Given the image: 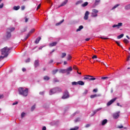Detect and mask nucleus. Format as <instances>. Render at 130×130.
I'll use <instances>...</instances> for the list:
<instances>
[{"label":"nucleus","instance_id":"obj_1","mask_svg":"<svg viewBox=\"0 0 130 130\" xmlns=\"http://www.w3.org/2000/svg\"><path fill=\"white\" fill-rule=\"evenodd\" d=\"M10 50H12V48H8V47H5L3 49H2L1 51L2 55H4L5 57H7L9 55V53H10Z\"/></svg>","mask_w":130,"mask_h":130},{"label":"nucleus","instance_id":"obj_2","mask_svg":"<svg viewBox=\"0 0 130 130\" xmlns=\"http://www.w3.org/2000/svg\"><path fill=\"white\" fill-rule=\"evenodd\" d=\"M18 91L20 95H22V96H24V97L28 96V88L20 87L18 89Z\"/></svg>","mask_w":130,"mask_h":130},{"label":"nucleus","instance_id":"obj_3","mask_svg":"<svg viewBox=\"0 0 130 130\" xmlns=\"http://www.w3.org/2000/svg\"><path fill=\"white\" fill-rule=\"evenodd\" d=\"M84 80H88V81H95L96 78L94 77L93 76L91 75H86L84 77Z\"/></svg>","mask_w":130,"mask_h":130},{"label":"nucleus","instance_id":"obj_4","mask_svg":"<svg viewBox=\"0 0 130 130\" xmlns=\"http://www.w3.org/2000/svg\"><path fill=\"white\" fill-rule=\"evenodd\" d=\"M70 97V95L69 94V91L68 90H66L64 92V94L62 96V99H67Z\"/></svg>","mask_w":130,"mask_h":130},{"label":"nucleus","instance_id":"obj_5","mask_svg":"<svg viewBox=\"0 0 130 130\" xmlns=\"http://www.w3.org/2000/svg\"><path fill=\"white\" fill-rule=\"evenodd\" d=\"M91 13V17H97V13L99 12L97 9H93Z\"/></svg>","mask_w":130,"mask_h":130},{"label":"nucleus","instance_id":"obj_6","mask_svg":"<svg viewBox=\"0 0 130 130\" xmlns=\"http://www.w3.org/2000/svg\"><path fill=\"white\" fill-rule=\"evenodd\" d=\"M119 113H120V112H117L114 113L113 115V118H114V119H117V118L119 117Z\"/></svg>","mask_w":130,"mask_h":130},{"label":"nucleus","instance_id":"obj_7","mask_svg":"<svg viewBox=\"0 0 130 130\" xmlns=\"http://www.w3.org/2000/svg\"><path fill=\"white\" fill-rule=\"evenodd\" d=\"M117 98H115L112 100H111L107 104V106H110L116 100Z\"/></svg>","mask_w":130,"mask_h":130},{"label":"nucleus","instance_id":"obj_8","mask_svg":"<svg viewBox=\"0 0 130 130\" xmlns=\"http://www.w3.org/2000/svg\"><path fill=\"white\" fill-rule=\"evenodd\" d=\"M89 15H90V12H89V11H86L84 17V19L88 20V19H89Z\"/></svg>","mask_w":130,"mask_h":130},{"label":"nucleus","instance_id":"obj_9","mask_svg":"<svg viewBox=\"0 0 130 130\" xmlns=\"http://www.w3.org/2000/svg\"><path fill=\"white\" fill-rule=\"evenodd\" d=\"M72 71H73V68L72 67H70L69 68H67L66 69L67 75H70Z\"/></svg>","mask_w":130,"mask_h":130},{"label":"nucleus","instance_id":"obj_10","mask_svg":"<svg viewBox=\"0 0 130 130\" xmlns=\"http://www.w3.org/2000/svg\"><path fill=\"white\" fill-rule=\"evenodd\" d=\"M122 26V23L120 22L118 23V24H114L112 26L113 28H116L117 27L118 29H119V27H121Z\"/></svg>","mask_w":130,"mask_h":130},{"label":"nucleus","instance_id":"obj_11","mask_svg":"<svg viewBox=\"0 0 130 130\" xmlns=\"http://www.w3.org/2000/svg\"><path fill=\"white\" fill-rule=\"evenodd\" d=\"M55 93H56V88L50 90V95H52L53 94H54Z\"/></svg>","mask_w":130,"mask_h":130},{"label":"nucleus","instance_id":"obj_12","mask_svg":"<svg viewBox=\"0 0 130 130\" xmlns=\"http://www.w3.org/2000/svg\"><path fill=\"white\" fill-rule=\"evenodd\" d=\"M68 0H66L65 1H64L63 3H62L60 5H59L58 6V8H60V7H63L64 6H66V5H67V4H68Z\"/></svg>","mask_w":130,"mask_h":130},{"label":"nucleus","instance_id":"obj_13","mask_svg":"<svg viewBox=\"0 0 130 130\" xmlns=\"http://www.w3.org/2000/svg\"><path fill=\"white\" fill-rule=\"evenodd\" d=\"M35 68H37V67H39V60H36L34 62Z\"/></svg>","mask_w":130,"mask_h":130},{"label":"nucleus","instance_id":"obj_14","mask_svg":"<svg viewBox=\"0 0 130 130\" xmlns=\"http://www.w3.org/2000/svg\"><path fill=\"white\" fill-rule=\"evenodd\" d=\"M56 44H57V42H54L50 43L49 46H50L51 47H52L53 46H56Z\"/></svg>","mask_w":130,"mask_h":130},{"label":"nucleus","instance_id":"obj_15","mask_svg":"<svg viewBox=\"0 0 130 130\" xmlns=\"http://www.w3.org/2000/svg\"><path fill=\"white\" fill-rule=\"evenodd\" d=\"M100 96H101V94H92L90 95V98L93 99V98H95L96 97H100Z\"/></svg>","mask_w":130,"mask_h":130},{"label":"nucleus","instance_id":"obj_16","mask_svg":"<svg viewBox=\"0 0 130 130\" xmlns=\"http://www.w3.org/2000/svg\"><path fill=\"white\" fill-rule=\"evenodd\" d=\"M11 32H9V31L7 30V35H6V38L7 39H9V38H11Z\"/></svg>","mask_w":130,"mask_h":130},{"label":"nucleus","instance_id":"obj_17","mask_svg":"<svg viewBox=\"0 0 130 130\" xmlns=\"http://www.w3.org/2000/svg\"><path fill=\"white\" fill-rule=\"evenodd\" d=\"M41 40V37H39L35 41L36 44H38L39 43V41Z\"/></svg>","mask_w":130,"mask_h":130},{"label":"nucleus","instance_id":"obj_18","mask_svg":"<svg viewBox=\"0 0 130 130\" xmlns=\"http://www.w3.org/2000/svg\"><path fill=\"white\" fill-rule=\"evenodd\" d=\"M77 85H80V86H84V85H85V83H84L82 81H79L77 82Z\"/></svg>","mask_w":130,"mask_h":130},{"label":"nucleus","instance_id":"obj_19","mask_svg":"<svg viewBox=\"0 0 130 130\" xmlns=\"http://www.w3.org/2000/svg\"><path fill=\"white\" fill-rule=\"evenodd\" d=\"M63 22H64V19H62L61 21H60L59 22H58L56 24V26H59V25H61V24H62V23H63Z\"/></svg>","mask_w":130,"mask_h":130},{"label":"nucleus","instance_id":"obj_20","mask_svg":"<svg viewBox=\"0 0 130 130\" xmlns=\"http://www.w3.org/2000/svg\"><path fill=\"white\" fill-rule=\"evenodd\" d=\"M84 28V26L83 25L79 26V28L76 30V32H79V31H81L82 29Z\"/></svg>","mask_w":130,"mask_h":130},{"label":"nucleus","instance_id":"obj_21","mask_svg":"<svg viewBox=\"0 0 130 130\" xmlns=\"http://www.w3.org/2000/svg\"><path fill=\"white\" fill-rule=\"evenodd\" d=\"M60 73L64 74V73H67L66 69H60L59 72Z\"/></svg>","mask_w":130,"mask_h":130},{"label":"nucleus","instance_id":"obj_22","mask_svg":"<svg viewBox=\"0 0 130 130\" xmlns=\"http://www.w3.org/2000/svg\"><path fill=\"white\" fill-rule=\"evenodd\" d=\"M13 10H14V11H18V10H20V6H17L13 7Z\"/></svg>","mask_w":130,"mask_h":130},{"label":"nucleus","instance_id":"obj_23","mask_svg":"<svg viewBox=\"0 0 130 130\" xmlns=\"http://www.w3.org/2000/svg\"><path fill=\"white\" fill-rule=\"evenodd\" d=\"M89 3L88 2H85L84 3L82 4L81 5V7H83V8H85V7H87Z\"/></svg>","mask_w":130,"mask_h":130},{"label":"nucleus","instance_id":"obj_24","mask_svg":"<svg viewBox=\"0 0 130 130\" xmlns=\"http://www.w3.org/2000/svg\"><path fill=\"white\" fill-rule=\"evenodd\" d=\"M106 123H107V119H105L103 120V121L102 122V125H105V124H106Z\"/></svg>","mask_w":130,"mask_h":130},{"label":"nucleus","instance_id":"obj_25","mask_svg":"<svg viewBox=\"0 0 130 130\" xmlns=\"http://www.w3.org/2000/svg\"><path fill=\"white\" fill-rule=\"evenodd\" d=\"M15 30V27H12V28H9L7 29V31H10V32H13V31Z\"/></svg>","mask_w":130,"mask_h":130},{"label":"nucleus","instance_id":"obj_26","mask_svg":"<svg viewBox=\"0 0 130 130\" xmlns=\"http://www.w3.org/2000/svg\"><path fill=\"white\" fill-rule=\"evenodd\" d=\"M50 79V78H49V77H48L47 76H45L44 77V80L45 81H48Z\"/></svg>","mask_w":130,"mask_h":130},{"label":"nucleus","instance_id":"obj_27","mask_svg":"<svg viewBox=\"0 0 130 130\" xmlns=\"http://www.w3.org/2000/svg\"><path fill=\"white\" fill-rule=\"evenodd\" d=\"M59 82V80L58 79L56 78L53 79V82L54 83V84H55V83H58Z\"/></svg>","mask_w":130,"mask_h":130},{"label":"nucleus","instance_id":"obj_28","mask_svg":"<svg viewBox=\"0 0 130 130\" xmlns=\"http://www.w3.org/2000/svg\"><path fill=\"white\" fill-rule=\"evenodd\" d=\"M58 72V69H56V70H53L52 71V73L53 75H55V74H56V73H57Z\"/></svg>","mask_w":130,"mask_h":130},{"label":"nucleus","instance_id":"obj_29","mask_svg":"<svg viewBox=\"0 0 130 130\" xmlns=\"http://www.w3.org/2000/svg\"><path fill=\"white\" fill-rule=\"evenodd\" d=\"M82 3H83V1L80 0V1H77V2L76 3L75 5H76V6H78V5H80V4H82Z\"/></svg>","mask_w":130,"mask_h":130},{"label":"nucleus","instance_id":"obj_30","mask_svg":"<svg viewBox=\"0 0 130 130\" xmlns=\"http://www.w3.org/2000/svg\"><path fill=\"white\" fill-rule=\"evenodd\" d=\"M125 10H130V4L127 5L125 6L124 7Z\"/></svg>","mask_w":130,"mask_h":130},{"label":"nucleus","instance_id":"obj_31","mask_svg":"<svg viewBox=\"0 0 130 130\" xmlns=\"http://www.w3.org/2000/svg\"><path fill=\"white\" fill-rule=\"evenodd\" d=\"M123 36H124V35L123 34H122L117 37V39H120L121 38H122Z\"/></svg>","mask_w":130,"mask_h":130},{"label":"nucleus","instance_id":"obj_32","mask_svg":"<svg viewBox=\"0 0 130 130\" xmlns=\"http://www.w3.org/2000/svg\"><path fill=\"white\" fill-rule=\"evenodd\" d=\"M99 3H100V0H95L94 6H98V5H99Z\"/></svg>","mask_w":130,"mask_h":130},{"label":"nucleus","instance_id":"obj_33","mask_svg":"<svg viewBox=\"0 0 130 130\" xmlns=\"http://www.w3.org/2000/svg\"><path fill=\"white\" fill-rule=\"evenodd\" d=\"M79 129V126H75L74 128H71L70 130H78Z\"/></svg>","mask_w":130,"mask_h":130},{"label":"nucleus","instance_id":"obj_34","mask_svg":"<svg viewBox=\"0 0 130 130\" xmlns=\"http://www.w3.org/2000/svg\"><path fill=\"white\" fill-rule=\"evenodd\" d=\"M70 59H72V56L71 55L68 54V57H67V60H70Z\"/></svg>","mask_w":130,"mask_h":130},{"label":"nucleus","instance_id":"obj_35","mask_svg":"<svg viewBox=\"0 0 130 130\" xmlns=\"http://www.w3.org/2000/svg\"><path fill=\"white\" fill-rule=\"evenodd\" d=\"M72 86H76L78 85V82H76V81L73 82H72Z\"/></svg>","mask_w":130,"mask_h":130},{"label":"nucleus","instance_id":"obj_36","mask_svg":"<svg viewBox=\"0 0 130 130\" xmlns=\"http://www.w3.org/2000/svg\"><path fill=\"white\" fill-rule=\"evenodd\" d=\"M65 56H67V53H62L61 58H63L64 57H65Z\"/></svg>","mask_w":130,"mask_h":130},{"label":"nucleus","instance_id":"obj_37","mask_svg":"<svg viewBox=\"0 0 130 130\" xmlns=\"http://www.w3.org/2000/svg\"><path fill=\"white\" fill-rule=\"evenodd\" d=\"M117 7H119V4H116V5H115V6L112 8V10H114V9H116V8H117Z\"/></svg>","mask_w":130,"mask_h":130},{"label":"nucleus","instance_id":"obj_38","mask_svg":"<svg viewBox=\"0 0 130 130\" xmlns=\"http://www.w3.org/2000/svg\"><path fill=\"white\" fill-rule=\"evenodd\" d=\"M56 92H61V89L58 87H56Z\"/></svg>","mask_w":130,"mask_h":130},{"label":"nucleus","instance_id":"obj_39","mask_svg":"<svg viewBox=\"0 0 130 130\" xmlns=\"http://www.w3.org/2000/svg\"><path fill=\"white\" fill-rule=\"evenodd\" d=\"M123 42H124V43L127 44V43H128V42H129V41H128L127 40V39H124L123 40Z\"/></svg>","mask_w":130,"mask_h":130},{"label":"nucleus","instance_id":"obj_40","mask_svg":"<svg viewBox=\"0 0 130 130\" xmlns=\"http://www.w3.org/2000/svg\"><path fill=\"white\" fill-rule=\"evenodd\" d=\"M34 32H35V29L32 28V29H31V30L29 31V33H34Z\"/></svg>","mask_w":130,"mask_h":130},{"label":"nucleus","instance_id":"obj_41","mask_svg":"<svg viewBox=\"0 0 130 130\" xmlns=\"http://www.w3.org/2000/svg\"><path fill=\"white\" fill-rule=\"evenodd\" d=\"M34 109H35V105H34L31 107V111H33V110H34Z\"/></svg>","mask_w":130,"mask_h":130},{"label":"nucleus","instance_id":"obj_42","mask_svg":"<svg viewBox=\"0 0 130 130\" xmlns=\"http://www.w3.org/2000/svg\"><path fill=\"white\" fill-rule=\"evenodd\" d=\"M5 57H6L4 56H0V61L1 60H2V59H4V58H5Z\"/></svg>","mask_w":130,"mask_h":130},{"label":"nucleus","instance_id":"obj_43","mask_svg":"<svg viewBox=\"0 0 130 130\" xmlns=\"http://www.w3.org/2000/svg\"><path fill=\"white\" fill-rule=\"evenodd\" d=\"M106 79H108V77H103L101 78L102 80H106Z\"/></svg>","mask_w":130,"mask_h":130},{"label":"nucleus","instance_id":"obj_44","mask_svg":"<svg viewBox=\"0 0 130 130\" xmlns=\"http://www.w3.org/2000/svg\"><path fill=\"white\" fill-rule=\"evenodd\" d=\"M78 121H80V118H77L75 120V122H78Z\"/></svg>","mask_w":130,"mask_h":130},{"label":"nucleus","instance_id":"obj_45","mask_svg":"<svg viewBox=\"0 0 130 130\" xmlns=\"http://www.w3.org/2000/svg\"><path fill=\"white\" fill-rule=\"evenodd\" d=\"M25 113L24 112H22L21 113V118H23V117H24L25 116Z\"/></svg>","mask_w":130,"mask_h":130},{"label":"nucleus","instance_id":"obj_46","mask_svg":"<svg viewBox=\"0 0 130 130\" xmlns=\"http://www.w3.org/2000/svg\"><path fill=\"white\" fill-rule=\"evenodd\" d=\"M88 93V90L86 89L84 92H83V95H86Z\"/></svg>","mask_w":130,"mask_h":130},{"label":"nucleus","instance_id":"obj_47","mask_svg":"<svg viewBox=\"0 0 130 130\" xmlns=\"http://www.w3.org/2000/svg\"><path fill=\"white\" fill-rule=\"evenodd\" d=\"M74 70H76V71H78V67L76 66H73Z\"/></svg>","mask_w":130,"mask_h":130},{"label":"nucleus","instance_id":"obj_48","mask_svg":"<svg viewBox=\"0 0 130 130\" xmlns=\"http://www.w3.org/2000/svg\"><path fill=\"white\" fill-rule=\"evenodd\" d=\"M41 7V4H39V5L38 6L37 8V11L38 10H39V9H40V7Z\"/></svg>","mask_w":130,"mask_h":130},{"label":"nucleus","instance_id":"obj_49","mask_svg":"<svg viewBox=\"0 0 130 130\" xmlns=\"http://www.w3.org/2000/svg\"><path fill=\"white\" fill-rule=\"evenodd\" d=\"M97 112H98L96 110H94L93 111V114L92 115V116H93V115H94V114H96V113H97Z\"/></svg>","mask_w":130,"mask_h":130},{"label":"nucleus","instance_id":"obj_50","mask_svg":"<svg viewBox=\"0 0 130 130\" xmlns=\"http://www.w3.org/2000/svg\"><path fill=\"white\" fill-rule=\"evenodd\" d=\"M45 91H41L40 92L39 94L40 95H44Z\"/></svg>","mask_w":130,"mask_h":130},{"label":"nucleus","instance_id":"obj_51","mask_svg":"<svg viewBox=\"0 0 130 130\" xmlns=\"http://www.w3.org/2000/svg\"><path fill=\"white\" fill-rule=\"evenodd\" d=\"M115 43H116V44H117L118 46H121L120 45V44H119L118 41H115Z\"/></svg>","mask_w":130,"mask_h":130},{"label":"nucleus","instance_id":"obj_52","mask_svg":"<svg viewBox=\"0 0 130 130\" xmlns=\"http://www.w3.org/2000/svg\"><path fill=\"white\" fill-rule=\"evenodd\" d=\"M4 8V4L2 3L0 5V9H3Z\"/></svg>","mask_w":130,"mask_h":130},{"label":"nucleus","instance_id":"obj_53","mask_svg":"<svg viewBox=\"0 0 130 130\" xmlns=\"http://www.w3.org/2000/svg\"><path fill=\"white\" fill-rule=\"evenodd\" d=\"M92 59H94L95 58H97V55H93L92 57Z\"/></svg>","mask_w":130,"mask_h":130},{"label":"nucleus","instance_id":"obj_54","mask_svg":"<svg viewBox=\"0 0 130 130\" xmlns=\"http://www.w3.org/2000/svg\"><path fill=\"white\" fill-rule=\"evenodd\" d=\"M30 36V35L28 34L27 37H25V38L24 39V40H27V39H28V37H29Z\"/></svg>","mask_w":130,"mask_h":130},{"label":"nucleus","instance_id":"obj_55","mask_svg":"<svg viewBox=\"0 0 130 130\" xmlns=\"http://www.w3.org/2000/svg\"><path fill=\"white\" fill-rule=\"evenodd\" d=\"M28 18L27 17H25V22L27 23V22H28Z\"/></svg>","mask_w":130,"mask_h":130},{"label":"nucleus","instance_id":"obj_56","mask_svg":"<svg viewBox=\"0 0 130 130\" xmlns=\"http://www.w3.org/2000/svg\"><path fill=\"white\" fill-rule=\"evenodd\" d=\"M123 128V126L120 125V126H118L117 128Z\"/></svg>","mask_w":130,"mask_h":130},{"label":"nucleus","instance_id":"obj_57","mask_svg":"<svg viewBox=\"0 0 130 130\" xmlns=\"http://www.w3.org/2000/svg\"><path fill=\"white\" fill-rule=\"evenodd\" d=\"M22 72H26V68H23L22 69Z\"/></svg>","mask_w":130,"mask_h":130},{"label":"nucleus","instance_id":"obj_58","mask_svg":"<svg viewBox=\"0 0 130 130\" xmlns=\"http://www.w3.org/2000/svg\"><path fill=\"white\" fill-rule=\"evenodd\" d=\"M18 104V102H14L12 104V105H17Z\"/></svg>","mask_w":130,"mask_h":130},{"label":"nucleus","instance_id":"obj_59","mask_svg":"<svg viewBox=\"0 0 130 130\" xmlns=\"http://www.w3.org/2000/svg\"><path fill=\"white\" fill-rule=\"evenodd\" d=\"M101 39H105V40L109 39V38H103L102 37H101Z\"/></svg>","mask_w":130,"mask_h":130},{"label":"nucleus","instance_id":"obj_60","mask_svg":"<svg viewBox=\"0 0 130 130\" xmlns=\"http://www.w3.org/2000/svg\"><path fill=\"white\" fill-rule=\"evenodd\" d=\"M90 127V124H87L86 125H85V127Z\"/></svg>","mask_w":130,"mask_h":130},{"label":"nucleus","instance_id":"obj_61","mask_svg":"<svg viewBox=\"0 0 130 130\" xmlns=\"http://www.w3.org/2000/svg\"><path fill=\"white\" fill-rule=\"evenodd\" d=\"M42 130H46V127L45 126H44V127H43Z\"/></svg>","mask_w":130,"mask_h":130},{"label":"nucleus","instance_id":"obj_62","mask_svg":"<svg viewBox=\"0 0 130 130\" xmlns=\"http://www.w3.org/2000/svg\"><path fill=\"white\" fill-rule=\"evenodd\" d=\"M90 39H91L90 38H86V39H85V41H89V40H90Z\"/></svg>","mask_w":130,"mask_h":130},{"label":"nucleus","instance_id":"obj_63","mask_svg":"<svg viewBox=\"0 0 130 130\" xmlns=\"http://www.w3.org/2000/svg\"><path fill=\"white\" fill-rule=\"evenodd\" d=\"M97 91H98V90L97 89H94L93 90V92H97Z\"/></svg>","mask_w":130,"mask_h":130},{"label":"nucleus","instance_id":"obj_64","mask_svg":"<svg viewBox=\"0 0 130 130\" xmlns=\"http://www.w3.org/2000/svg\"><path fill=\"white\" fill-rule=\"evenodd\" d=\"M129 58H130V55H129V56L127 57V61H128V60H129Z\"/></svg>","mask_w":130,"mask_h":130}]
</instances>
